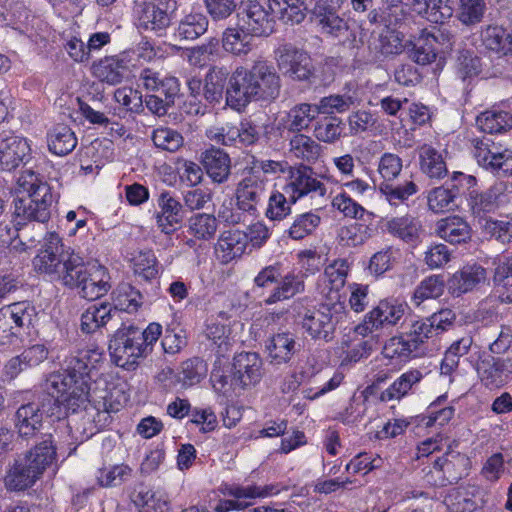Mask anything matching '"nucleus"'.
I'll return each instance as SVG.
<instances>
[{
	"mask_svg": "<svg viewBox=\"0 0 512 512\" xmlns=\"http://www.w3.org/2000/svg\"><path fill=\"white\" fill-rule=\"evenodd\" d=\"M103 351L91 346L79 349L65 360L63 372H56L46 379L43 394L38 402L39 414L60 419L62 406L68 413L85 409L89 394V382L97 365L103 361Z\"/></svg>",
	"mask_w": 512,
	"mask_h": 512,
	"instance_id": "obj_1",
	"label": "nucleus"
},
{
	"mask_svg": "<svg viewBox=\"0 0 512 512\" xmlns=\"http://www.w3.org/2000/svg\"><path fill=\"white\" fill-rule=\"evenodd\" d=\"M17 183L27 195L14 199V225L0 221V239L9 243L18 237L20 250L26 251L37 239L28 238L25 227L29 222L45 223L50 219L53 195L50 185L31 170L23 172Z\"/></svg>",
	"mask_w": 512,
	"mask_h": 512,
	"instance_id": "obj_2",
	"label": "nucleus"
},
{
	"mask_svg": "<svg viewBox=\"0 0 512 512\" xmlns=\"http://www.w3.org/2000/svg\"><path fill=\"white\" fill-rule=\"evenodd\" d=\"M56 458L57 447L52 434H42L33 448L14 459L4 478L5 487L16 492L31 488Z\"/></svg>",
	"mask_w": 512,
	"mask_h": 512,
	"instance_id": "obj_3",
	"label": "nucleus"
},
{
	"mask_svg": "<svg viewBox=\"0 0 512 512\" xmlns=\"http://www.w3.org/2000/svg\"><path fill=\"white\" fill-rule=\"evenodd\" d=\"M162 333V326L158 323H150L142 330L134 325L122 324L109 342V353L112 361L118 367L126 370H134L140 358L146 357L153 350Z\"/></svg>",
	"mask_w": 512,
	"mask_h": 512,
	"instance_id": "obj_4",
	"label": "nucleus"
},
{
	"mask_svg": "<svg viewBox=\"0 0 512 512\" xmlns=\"http://www.w3.org/2000/svg\"><path fill=\"white\" fill-rule=\"evenodd\" d=\"M67 261L62 285L75 290L79 297L93 301L111 289L109 271L99 262H85L79 253Z\"/></svg>",
	"mask_w": 512,
	"mask_h": 512,
	"instance_id": "obj_5",
	"label": "nucleus"
},
{
	"mask_svg": "<svg viewBox=\"0 0 512 512\" xmlns=\"http://www.w3.org/2000/svg\"><path fill=\"white\" fill-rule=\"evenodd\" d=\"M253 290H261L262 294L264 291H270L263 300L265 305L289 300L305 291L304 274L294 271L283 274L281 264L274 263L262 268L254 277Z\"/></svg>",
	"mask_w": 512,
	"mask_h": 512,
	"instance_id": "obj_6",
	"label": "nucleus"
},
{
	"mask_svg": "<svg viewBox=\"0 0 512 512\" xmlns=\"http://www.w3.org/2000/svg\"><path fill=\"white\" fill-rule=\"evenodd\" d=\"M176 0H134L132 15L138 30L161 37L172 23Z\"/></svg>",
	"mask_w": 512,
	"mask_h": 512,
	"instance_id": "obj_7",
	"label": "nucleus"
},
{
	"mask_svg": "<svg viewBox=\"0 0 512 512\" xmlns=\"http://www.w3.org/2000/svg\"><path fill=\"white\" fill-rule=\"evenodd\" d=\"M73 249L65 247L62 239L55 232H49L43 239V244L32 260L33 269L38 274L49 276L52 280L62 283L66 270V262L77 256Z\"/></svg>",
	"mask_w": 512,
	"mask_h": 512,
	"instance_id": "obj_8",
	"label": "nucleus"
},
{
	"mask_svg": "<svg viewBox=\"0 0 512 512\" xmlns=\"http://www.w3.org/2000/svg\"><path fill=\"white\" fill-rule=\"evenodd\" d=\"M347 317L344 302L323 303L308 310L302 318V327L315 340L329 342L334 338L336 326Z\"/></svg>",
	"mask_w": 512,
	"mask_h": 512,
	"instance_id": "obj_9",
	"label": "nucleus"
},
{
	"mask_svg": "<svg viewBox=\"0 0 512 512\" xmlns=\"http://www.w3.org/2000/svg\"><path fill=\"white\" fill-rule=\"evenodd\" d=\"M470 459L463 453L448 450L433 461L432 467L424 474L425 481L434 487L456 484L468 475Z\"/></svg>",
	"mask_w": 512,
	"mask_h": 512,
	"instance_id": "obj_10",
	"label": "nucleus"
},
{
	"mask_svg": "<svg viewBox=\"0 0 512 512\" xmlns=\"http://www.w3.org/2000/svg\"><path fill=\"white\" fill-rule=\"evenodd\" d=\"M473 155L480 167L499 177L512 176V151L489 137L473 140Z\"/></svg>",
	"mask_w": 512,
	"mask_h": 512,
	"instance_id": "obj_11",
	"label": "nucleus"
},
{
	"mask_svg": "<svg viewBox=\"0 0 512 512\" xmlns=\"http://www.w3.org/2000/svg\"><path fill=\"white\" fill-rule=\"evenodd\" d=\"M276 62L281 73L293 81L311 84L316 78L311 56L292 44H284L277 49Z\"/></svg>",
	"mask_w": 512,
	"mask_h": 512,
	"instance_id": "obj_12",
	"label": "nucleus"
},
{
	"mask_svg": "<svg viewBox=\"0 0 512 512\" xmlns=\"http://www.w3.org/2000/svg\"><path fill=\"white\" fill-rule=\"evenodd\" d=\"M345 0H315L312 9V20L319 28L322 34L330 37L337 38L341 41L342 38L353 36L354 33L349 29L348 22L339 15Z\"/></svg>",
	"mask_w": 512,
	"mask_h": 512,
	"instance_id": "obj_13",
	"label": "nucleus"
},
{
	"mask_svg": "<svg viewBox=\"0 0 512 512\" xmlns=\"http://www.w3.org/2000/svg\"><path fill=\"white\" fill-rule=\"evenodd\" d=\"M407 305L396 299H383L373 307L361 323L354 328V332L363 338L374 331L396 325L404 316Z\"/></svg>",
	"mask_w": 512,
	"mask_h": 512,
	"instance_id": "obj_14",
	"label": "nucleus"
},
{
	"mask_svg": "<svg viewBox=\"0 0 512 512\" xmlns=\"http://www.w3.org/2000/svg\"><path fill=\"white\" fill-rule=\"evenodd\" d=\"M238 28L253 36H269L274 32L276 20L267 3L247 1L237 14Z\"/></svg>",
	"mask_w": 512,
	"mask_h": 512,
	"instance_id": "obj_15",
	"label": "nucleus"
},
{
	"mask_svg": "<svg viewBox=\"0 0 512 512\" xmlns=\"http://www.w3.org/2000/svg\"><path fill=\"white\" fill-rule=\"evenodd\" d=\"M251 68L237 67L230 76L225 90V103L238 112L256 100Z\"/></svg>",
	"mask_w": 512,
	"mask_h": 512,
	"instance_id": "obj_16",
	"label": "nucleus"
},
{
	"mask_svg": "<svg viewBox=\"0 0 512 512\" xmlns=\"http://www.w3.org/2000/svg\"><path fill=\"white\" fill-rule=\"evenodd\" d=\"M456 318V313L452 309H441L428 317L413 321L407 333L421 346L428 339L450 330Z\"/></svg>",
	"mask_w": 512,
	"mask_h": 512,
	"instance_id": "obj_17",
	"label": "nucleus"
},
{
	"mask_svg": "<svg viewBox=\"0 0 512 512\" xmlns=\"http://www.w3.org/2000/svg\"><path fill=\"white\" fill-rule=\"evenodd\" d=\"M155 219L157 227L166 235L180 229L185 220V208L178 198L168 190H163L157 197Z\"/></svg>",
	"mask_w": 512,
	"mask_h": 512,
	"instance_id": "obj_18",
	"label": "nucleus"
},
{
	"mask_svg": "<svg viewBox=\"0 0 512 512\" xmlns=\"http://www.w3.org/2000/svg\"><path fill=\"white\" fill-rule=\"evenodd\" d=\"M481 383L488 389H497L512 381V354L510 357L486 356L477 364Z\"/></svg>",
	"mask_w": 512,
	"mask_h": 512,
	"instance_id": "obj_19",
	"label": "nucleus"
},
{
	"mask_svg": "<svg viewBox=\"0 0 512 512\" xmlns=\"http://www.w3.org/2000/svg\"><path fill=\"white\" fill-rule=\"evenodd\" d=\"M31 159V148L25 138L14 135L11 131L0 133V166L2 170L13 171L26 165Z\"/></svg>",
	"mask_w": 512,
	"mask_h": 512,
	"instance_id": "obj_20",
	"label": "nucleus"
},
{
	"mask_svg": "<svg viewBox=\"0 0 512 512\" xmlns=\"http://www.w3.org/2000/svg\"><path fill=\"white\" fill-rule=\"evenodd\" d=\"M285 185L296 200L308 195L324 197L327 193L326 185L318 179L313 169L303 164L290 170L289 181Z\"/></svg>",
	"mask_w": 512,
	"mask_h": 512,
	"instance_id": "obj_21",
	"label": "nucleus"
},
{
	"mask_svg": "<svg viewBox=\"0 0 512 512\" xmlns=\"http://www.w3.org/2000/svg\"><path fill=\"white\" fill-rule=\"evenodd\" d=\"M256 100L272 102L281 91V79L273 65L267 61H256L251 67Z\"/></svg>",
	"mask_w": 512,
	"mask_h": 512,
	"instance_id": "obj_22",
	"label": "nucleus"
},
{
	"mask_svg": "<svg viewBox=\"0 0 512 512\" xmlns=\"http://www.w3.org/2000/svg\"><path fill=\"white\" fill-rule=\"evenodd\" d=\"M267 181L260 175L250 173L237 185L236 199L240 210L254 215L258 204L263 200Z\"/></svg>",
	"mask_w": 512,
	"mask_h": 512,
	"instance_id": "obj_23",
	"label": "nucleus"
},
{
	"mask_svg": "<svg viewBox=\"0 0 512 512\" xmlns=\"http://www.w3.org/2000/svg\"><path fill=\"white\" fill-rule=\"evenodd\" d=\"M263 363L256 352H241L234 356L232 370L235 371L234 383L240 389L255 386L263 376Z\"/></svg>",
	"mask_w": 512,
	"mask_h": 512,
	"instance_id": "obj_24",
	"label": "nucleus"
},
{
	"mask_svg": "<svg viewBox=\"0 0 512 512\" xmlns=\"http://www.w3.org/2000/svg\"><path fill=\"white\" fill-rule=\"evenodd\" d=\"M221 493L225 496L233 497L234 499H229L231 506V511H241L249 507L252 502L250 500L256 498H265L271 495H275L279 492L276 486L274 485H230L225 484L220 489Z\"/></svg>",
	"mask_w": 512,
	"mask_h": 512,
	"instance_id": "obj_25",
	"label": "nucleus"
},
{
	"mask_svg": "<svg viewBox=\"0 0 512 512\" xmlns=\"http://www.w3.org/2000/svg\"><path fill=\"white\" fill-rule=\"evenodd\" d=\"M139 79L142 81L144 88L151 92L150 95L164 98L174 102L180 95V82L174 76H161L159 72L144 68L140 72Z\"/></svg>",
	"mask_w": 512,
	"mask_h": 512,
	"instance_id": "obj_26",
	"label": "nucleus"
},
{
	"mask_svg": "<svg viewBox=\"0 0 512 512\" xmlns=\"http://www.w3.org/2000/svg\"><path fill=\"white\" fill-rule=\"evenodd\" d=\"M201 165L213 183L223 184L231 175V158L221 148L214 146L201 153Z\"/></svg>",
	"mask_w": 512,
	"mask_h": 512,
	"instance_id": "obj_27",
	"label": "nucleus"
},
{
	"mask_svg": "<svg viewBox=\"0 0 512 512\" xmlns=\"http://www.w3.org/2000/svg\"><path fill=\"white\" fill-rule=\"evenodd\" d=\"M130 60L126 53L101 59L94 65V75L104 83L117 85L130 74Z\"/></svg>",
	"mask_w": 512,
	"mask_h": 512,
	"instance_id": "obj_28",
	"label": "nucleus"
},
{
	"mask_svg": "<svg viewBox=\"0 0 512 512\" xmlns=\"http://www.w3.org/2000/svg\"><path fill=\"white\" fill-rule=\"evenodd\" d=\"M486 279L487 273L483 266L477 263L467 264L449 278L447 286L452 295L460 296L472 291Z\"/></svg>",
	"mask_w": 512,
	"mask_h": 512,
	"instance_id": "obj_29",
	"label": "nucleus"
},
{
	"mask_svg": "<svg viewBox=\"0 0 512 512\" xmlns=\"http://www.w3.org/2000/svg\"><path fill=\"white\" fill-rule=\"evenodd\" d=\"M504 192V185L496 183L487 190L479 192L476 188L467 193V205L474 217L485 218L486 213H492L499 207V198Z\"/></svg>",
	"mask_w": 512,
	"mask_h": 512,
	"instance_id": "obj_30",
	"label": "nucleus"
},
{
	"mask_svg": "<svg viewBox=\"0 0 512 512\" xmlns=\"http://www.w3.org/2000/svg\"><path fill=\"white\" fill-rule=\"evenodd\" d=\"M48 348L43 344L32 345L22 351L20 355L12 357L4 366V374L14 379L22 371L36 367L48 357Z\"/></svg>",
	"mask_w": 512,
	"mask_h": 512,
	"instance_id": "obj_31",
	"label": "nucleus"
},
{
	"mask_svg": "<svg viewBox=\"0 0 512 512\" xmlns=\"http://www.w3.org/2000/svg\"><path fill=\"white\" fill-rule=\"evenodd\" d=\"M34 402L21 405L14 415L15 429L22 439L35 438L40 432L43 421L42 414Z\"/></svg>",
	"mask_w": 512,
	"mask_h": 512,
	"instance_id": "obj_32",
	"label": "nucleus"
},
{
	"mask_svg": "<svg viewBox=\"0 0 512 512\" xmlns=\"http://www.w3.org/2000/svg\"><path fill=\"white\" fill-rule=\"evenodd\" d=\"M419 169L431 180H441L448 175L445 158L439 150L430 144L418 147Z\"/></svg>",
	"mask_w": 512,
	"mask_h": 512,
	"instance_id": "obj_33",
	"label": "nucleus"
},
{
	"mask_svg": "<svg viewBox=\"0 0 512 512\" xmlns=\"http://www.w3.org/2000/svg\"><path fill=\"white\" fill-rule=\"evenodd\" d=\"M6 310L8 326H12L14 331H21L26 336L31 335V329L37 321V311L35 306L29 301L15 302L0 308Z\"/></svg>",
	"mask_w": 512,
	"mask_h": 512,
	"instance_id": "obj_34",
	"label": "nucleus"
},
{
	"mask_svg": "<svg viewBox=\"0 0 512 512\" xmlns=\"http://www.w3.org/2000/svg\"><path fill=\"white\" fill-rule=\"evenodd\" d=\"M248 245V235L241 230L223 231L216 244V252L223 263L241 257Z\"/></svg>",
	"mask_w": 512,
	"mask_h": 512,
	"instance_id": "obj_35",
	"label": "nucleus"
},
{
	"mask_svg": "<svg viewBox=\"0 0 512 512\" xmlns=\"http://www.w3.org/2000/svg\"><path fill=\"white\" fill-rule=\"evenodd\" d=\"M386 230L405 243L414 245L420 241L423 227L417 217L405 214L389 219L386 222Z\"/></svg>",
	"mask_w": 512,
	"mask_h": 512,
	"instance_id": "obj_36",
	"label": "nucleus"
},
{
	"mask_svg": "<svg viewBox=\"0 0 512 512\" xmlns=\"http://www.w3.org/2000/svg\"><path fill=\"white\" fill-rule=\"evenodd\" d=\"M97 370L98 366L96 367V370L94 371L91 379H93V376L97 373ZM104 384L106 383L104 382ZM89 385H91V382H89ZM88 395L87 403H91L98 414L105 413L110 415L111 413L118 412L123 406L122 399L125 400V396L122 395L121 391L115 387L112 389H108L107 387L99 389L96 387L91 392V386H89Z\"/></svg>",
	"mask_w": 512,
	"mask_h": 512,
	"instance_id": "obj_37",
	"label": "nucleus"
},
{
	"mask_svg": "<svg viewBox=\"0 0 512 512\" xmlns=\"http://www.w3.org/2000/svg\"><path fill=\"white\" fill-rule=\"evenodd\" d=\"M436 234L450 244L466 243L471 238V228L460 216H448L436 223Z\"/></svg>",
	"mask_w": 512,
	"mask_h": 512,
	"instance_id": "obj_38",
	"label": "nucleus"
},
{
	"mask_svg": "<svg viewBox=\"0 0 512 512\" xmlns=\"http://www.w3.org/2000/svg\"><path fill=\"white\" fill-rule=\"evenodd\" d=\"M268 355L275 364L287 363L300 349L296 337L290 332H281L273 335L266 344Z\"/></svg>",
	"mask_w": 512,
	"mask_h": 512,
	"instance_id": "obj_39",
	"label": "nucleus"
},
{
	"mask_svg": "<svg viewBox=\"0 0 512 512\" xmlns=\"http://www.w3.org/2000/svg\"><path fill=\"white\" fill-rule=\"evenodd\" d=\"M476 125L484 133L502 134L512 129V113L493 106L477 116Z\"/></svg>",
	"mask_w": 512,
	"mask_h": 512,
	"instance_id": "obj_40",
	"label": "nucleus"
},
{
	"mask_svg": "<svg viewBox=\"0 0 512 512\" xmlns=\"http://www.w3.org/2000/svg\"><path fill=\"white\" fill-rule=\"evenodd\" d=\"M209 20L201 12H190L181 17L174 31L180 41H194L206 33Z\"/></svg>",
	"mask_w": 512,
	"mask_h": 512,
	"instance_id": "obj_41",
	"label": "nucleus"
},
{
	"mask_svg": "<svg viewBox=\"0 0 512 512\" xmlns=\"http://www.w3.org/2000/svg\"><path fill=\"white\" fill-rule=\"evenodd\" d=\"M119 311L110 303L94 304L89 306L81 315V331L93 333L105 326Z\"/></svg>",
	"mask_w": 512,
	"mask_h": 512,
	"instance_id": "obj_42",
	"label": "nucleus"
},
{
	"mask_svg": "<svg viewBox=\"0 0 512 512\" xmlns=\"http://www.w3.org/2000/svg\"><path fill=\"white\" fill-rule=\"evenodd\" d=\"M383 6L371 10L366 16L371 25L383 26L387 29H395L402 21L404 11L400 4L402 0H381Z\"/></svg>",
	"mask_w": 512,
	"mask_h": 512,
	"instance_id": "obj_43",
	"label": "nucleus"
},
{
	"mask_svg": "<svg viewBox=\"0 0 512 512\" xmlns=\"http://www.w3.org/2000/svg\"><path fill=\"white\" fill-rule=\"evenodd\" d=\"M268 8L274 19L285 24H299L306 17V5L302 0H268Z\"/></svg>",
	"mask_w": 512,
	"mask_h": 512,
	"instance_id": "obj_44",
	"label": "nucleus"
},
{
	"mask_svg": "<svg viewBox=\"0 0 512 512\" xmlns=\"http://www.w3.org/2000/svg\"><path fill=\"white\" fill-rule=\"evenodd\" d=\"M229 71L225 67H212L205 76L203 98L210 105L220 104L228 82Z\"/></svg>",
	"mask_w": 512,
	"mask_h": 512,
	"instance_id": "obj_45",
	"label": "nucleus"
},
{
	"mask_svg": "<svg viewBox=\"0 0 512 512\" xmlns=\"http://www.w3.org/2000/svg\"><path fill=\"white\" fill-rule=\"evenodd\" d=\"M450 0H411L412 9L431 23H444L453 14Z\"/></svg>",
	"mask_w": 512,
	"mask_h": 512,
	"instance_id": "obj_46",
	"label": "nucleus"
},
{
	"mask_svg": "<svg viewBox=\"0 0 512 512\" xmlns=\"http://www.w3.org/2000/svg\"><path fill=\"white\" fill-rule=\"evenodd\" d=\"M297 200L284 184L281 190H274L268 198L265 216L272 221H281L291 214L292 205Z\"/></svg>",
	"mask_w": 512,
	"mask_h": 512,
	"instance_id": "obj_47",
	"label": "nucleus"
},
{
	"mask_svg": "<svg viewBox=\"0 0 512 512\" xmlns=\"http://www.w3.org/2000/svg\"><path fill=\"white\" fill-rule=\"evenodd\" d=\"M483 45L490 51L507 56L512 54V33L502 26L489 25L481 32Z\"/></svg>",
	"mask_w": 512,
	"mask_h": 512,
	"instance_id": "obj_48",
	"label": "nucleus"
},
{
	"mask_svg": "<svg viewBox=\"0 0 512 512\" xmlns=\"http://www.w3.org/2000/svg\"><path fill=\"white\" fill-rule=\"evenodd\" d=\"M437 37L433 34L422 32L419 37L410 41L407 45L409 57L420 65H427L436 59L435 44Z\"/></svg>",
	"mask_w": 512,
	"mask_h": 512,
	"instance_id": "obj_49",
	"label": "nucleus"
},
{
	"mask_svg": "<svg viewBox=\"0 0 512 512\" xmlns=\"http://www.w3.org/2000/svg\"><path fill=\"white\" fill-rule=\"evenodd\" d=\"M76 145L77 137L68 125L57 124L48 133V147L55 155L65 156L71 153Z\"/></svg>",
	"mask_w": 512,
	"mask_h": 512,
	"instance_id": "obj_50",
	"label": "nucleus"
},
{
	"mask_svg": "<svg viewBox=\"0 0 512 512\" xmlns=\"http://www.w3.org/2000/svg\"><path fill=\"white\" fill-rule=\"evenodd\" d=\"M423 378L421 371L411 369L401 374L387 389H385L380 399L388 402L392 400H400L405 397L409 391L413 389Z\"/></svg>",
	"mask_w": 512,
	"mask_h": 512,
	"instance_id": "obj_51",
	"label": "nucleus"
},
{
	"mask_svg": "<svg viewBox=\"0 0 512 512\" xmlns=\"http://www.w3.org/2000/svg\"><path fill=\"white\" fill-rule=\"evenodd\" d=\"M218 220L213 214L197 212L187 220L188 233L197 240L209 241L216 235Z\"/></svg>",
	"mask_w": 512,
	"mask_h": 512,
	"instance_id": "obj_52",
	"label": "nucleus"
},
{
	"mask_svg": "<svg viewBox=\"0 0 512 512\" xmlns=\"http://www.w3.org/2000/svg\"><path fill=\"white\" fill-rule=\"evenodd\" d=\"M289 151L297 159L315 163L322 153V146L310 136L296 133L289 141Z\"/></svg>",
	"mask_w": 512,
	"mask_h": 512,
	"instance_id": "obj_53",
	"label": "nucleus"
},
{
	"mask_svg": "<svg viewBox=\"0 0 512 512\" xmlns=\"http://www.w3.org/2000/svg\"><path fill=\"white\" fill-rule=\"evenodd\" d=\"M208 367L200 357H192L183 361L176 374L177 382L184 388L199 384L207 375Z\"/></svg>",
	"mask_w": 512,
	"mask_h": 512,
	"instance_id": "obj_54",
	"label": "nucleus"
},
{
	"mask_svg": "<svg viewBox=\"0 0 512 512\" xmlns=\"http://www.w3.org/2000/svg\"><path fill=\"white\" fill-rule=\"evenodd\" d=\"M134 275L146 282H152L160 275L161 265L152 250L139 251L132 258Z\"/></svg>",
	"mask_w": 512,
	"mask_h": 512,
	"instance_id": "obj_55",
	"label": "nucleus"
},
{
	"mask_svg": "<svg viewBox=\"0 0 512 512\" xmlns=\"http://www.w3.org/2000/svg\"><path fill=\"white\" fill-rule=\"evenodd\" d=\"M318 114L316 104H297L287 113L286 128L289 132L300 133L309 128L311 122Z\"/></svg>",
	"mask_w": 512,
	"mask_h": 512,
	"instance_id": "obj_56",
	"label": "nucleus"
},
{
	"mask_svg": "<svg viewBox=\"0 0 512 512\" xmlns=\"http://www.w3.org/2000/svg\"><path fill=\"white\" fill-rule=\"evenodd\" d=\"M478 225L481 233L503 245L512 244V222L496 220L491 217L480 218Z\"/></svg>",
	"mask_w": 512,
	"mask_h": 512,
	"instance_id": "obj_57",
	"label": "nucleus"
},
{
	"mask_svg": "<svg viewBox=\"0 0 512 512\" xmlns=\"http://www.w3.org/2000/svg\"><path fill=\"white\" fill-rule=\"evenodd\" d=\"M321 224V217L316 211L298 214L287 230L288 236L293 240H302L312 235Z\"/></svg>",
	"mask_w": 512,
	"mask_h": 512,
	"instance_id": "obj_58",
	"label": "nucleus"
},
{
	"mask_svg": "<svg viewBox=\"0 0 512 512\" xmlns=\"http://www.w3.org/2000/svg\"><path fill=\"white\" fill-rule=\"evenodd\" d=\"M419 349L420 345L417 340H414L407 332L391 338L384 347L386 356L398 357L402 360L417 356Z\"/></svg>",
	"mask_w": 512,
	"mask_h": 512,
	"instance_id": "obj_59",
	"label": "nucleus"
},
{
	"mask_svg": "<svg viewBox=\"0 0 512 512\" xmlns=\"http://www.w3.org/2000/svg\"><path fill=\"white\" fill-rule=\"evenodd\" d=\"M343 131L342 119L330 116L323 117L315 123L313 135L320 142L333 144L342 137Z\"/></svg>",
	"mask_w": 512,
	"mask_h": 512,
	"instance_id": "obj_60",
	"label": "nucleus"
},
{
	"mask_svg": "<svg viewBox=\"0 0 512 512\" xmlns=\"http://www.w3.org/2000/svg\"><path fill=\"white\" fill-rule=\"evenodd\" d=\"M446 286L443 275H431L424 278L416 287L413 302L419 306L424 300L436 299L442 296Z\"/></svg>",
	"mask_w": 512,
	"mask_h": 512,
	"instance_id": "obj_61",
	"label": "nucleus"
},
{
	"mask_svg": "<svg viewBox=\"0 0 512 512\" xmlns=\"http://www.w3.org/2000/svg\"><path fill=\"white\" fill-rule=\"evenodd\" d=\"M455 70L462 81L477 77L482 71L481 58L473 50L463 49L458 52Z\"/></svg>",
	"mask_w": 512,
	"mask_h": 512,
	"instance_id": "obj_62",
	"label": "nucleus"
},
{
	"mask_svg": "<svg viewBox=\"0 0 512 512\" xmlns=\"http://www.w3.org/2000/svg\"><path fill=\"white\" fill-rule=\"evenodd\" d=\"M132 468L127 464H115L100 468L97 472V482L101 487H117L132 477Z\"/></svg>",
	"mask_w": 512,
	"mask_h": 512,
	"instance_id": "obj_63",
	"label": "nucleus"
},
{
	"mask_svg": "<svg viewBox=\"0 0 512 512\" xmlns=\"http://www.w3.org/2000/svg\"><path fill=\"white\" fill-rule=\"evenodd\" d=\"M253 35L242 29H227L223 34V48L235 55L247 54L252 50Z\"/></svg>",
	"mask_w": 512,
	"mask_h": 512,
	"instance_id": "obj_64",
	"label": "nucleus"
}]
</instances>
